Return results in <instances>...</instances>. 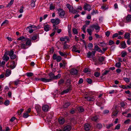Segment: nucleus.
<instances>
[{"instance_id": "obj_64", "label": "nucleus", "mask_w": 131, "mask_h": 131, "mask_svg": "<svg viewBox=\"0 0 131 131\" xmlns=\"http://www.w3.org/2000/svg\"><path fill=\"white\" fill-rule=\"evenodd\" d=\"M114 43V41L112 40H110L109 41L108 44L110 45H111Z\"/></svg>"}, {"instance_id": "obj_20", "label": "nucleus", "mask_w": 131, "mask_h": 131, "mask_svg": "<svg viewBox=\"0 0 131 131\" xmlns=\"http://www.w3.org/2000/svg\"><path fill=\"white\" fill-rule=\"evenodd\" d=\"M91 126L90 125L88 124H86L84 126V128L85 130L88 131L90 130Z\"/></svg>"}, {"instance_id": "obj_16", "label": "nucleus", "mask_w": 131, "mask_h": 131, "mask_svg": "<svg viewBox=\"0 0 131 131\" xmlns=\"http://www.w3.org/2000/svg\"><path fill=\"white\" fill-rule=\"evenodd\" d=\"M49 75L50 77V79H50V81H51L52 80L54 79V74L51 72L49 74Z\"/></svg>"}, {"instance_id": "obj_27", "label": "nucleus", "mask_w": 131, "mask_h": 131, "mask_svg": "<svg viewBox=\"0 0 131 131\" xmlns=\"http://www.w3.org/2000/svg\"><path fill=\"white\" fill-rule=\"evenodd\" d=\"M121 44L122 48L124 49L126 47V45L125 41L122 42Z\"/></svg>"}, {"instance_id": "obj_54", "label": "nucleus", "mask_w": 131, "mask_h": 131, "mask_svg": "<svg viewBox=\"0 0 131 131\" xmlns=\"http://www.w3.org/2000/svg\"><path fill=\"white\" fill-rule=\"evenodd\" d=\"M64 81L63 79H61L58 82V84L59 85L61 84L64 83Z\"/></svg>"}, {"instance_id": "obj_17", "label": "nucleus", "mask_w": 131, "mask_h": 131, "mask_svg": "<svg viewBox=\"0 0 131 131\" xmlns=\"http://www.w3.org/2000/svg\"><path fill=\"white\" fill-rule=\"evenodd\" d=\"M49 107L47 105H45L42 106L43 110L44 112H47L48 110Z\"/></svg>"}, {"instance_id": "obj_38", "label": "nucleus", "mask_w": 131, "mask_h": 131, "mask_svg": "<svg viewBox=\"0 0 131 131\" xmlns=\"http://www.w3.org/2000/svg\"><path fill=\"white\" fill-rule=\"evenodd\" d=\"M59 123L61 124H63L64 122V120L63 118H62L59 119Z\"/></svg>"}, {"instance_id": "obj_44", "label": "nucleus", "mask_w": 131, "mask_h": 131, "mask_svg": "<svg viewBox=\"0 0 131 131\" xmlns=\"http://www.w3.org/2000/svg\"><path fill=\"white\" fill-rule=\"evenodd\" d=\"M37 27L36 26H35L34 25H32L28 27H27V28H32L33 29H35V30L36 29H37Z\"/></svg>"}, {"instance_id": "obj_1", "label": "nucleus", "mask_w": 131, "mask_h": 131, "mask_svg": "<svg viewBox=\"0 0 131 131\" xmlns=\"http://www.w3.org/2000/svg\"><path fill=\"white\" fill-rule=\"evenodd\" d=\"M57 11L59 16L62 18L64 17L65 14V13L63 9L62 8H59L57 9Z\"/></svg>"}, {"instance_id": "obj_42", "label": "nucleus", "mask_w": 131, "mask_h": 131, "mask_svg": "<svg viewBox=\"0 0 131 131\" xmlns=\"http://www.w3.org/2000/svg\"><path fill=\"white\" fill-rule=\"evenodd\" d=\"M126 103H125L124 102L121 103L120 105L122 107L125 108L126 107Z\"/></svg>"}, {"instance_id": "obj_28", "label": "nucleus", "mask_w": 131, "mask_h": 131, "mask_svg": "<svg viewBox=\"0 0 131 131\" xmlns=\"http://www.w3.org/2000/svg\"><path fill=\"white\" fill-rule=\"evenodd\" d=\"M70 105V102L65 103L63 105V107L64 108H67Z\"/></svg>"}, {"instance_id": "obj_24", "label": "nucleus", "mask_w": 131, "mask_h": 131, "mask_svg": "<svg viewBox=\"0 0 131 131\" xmlns=\"http://www.w3.org/2000/svg\"><path fill=\"white\" fill-rule=\"evenodd\" d=\"M98 119V117L97 115L93 116L91 118V119L92 120L95 122H96Z\"/></svg>"}, {"instance_id": "obj_22", "label": "nucleus", "mask_w": 131, "mask_h": 131, "mask_svg": "<svg viewBox=\"0 0 131 131\" xmlns=\"http://www.w3.org/2000/svg\"><path fill=\"white\" fill-rule=\"evenodd\" d=\"M35 109L38 114L39 113L41 110V107L39 105H37L35 107Z\"/></svg>"}, {"instance_id": "obj_51", "label": "nucleus", "mask_w": 131, "mask_h": 131, "mask_svg": "<svg viewBox=\"0 0 131 131\" xmlns=\"http://www.w3.org/2000/svg\"><path fill=\"white\" fill-rule=\"evenodd\" d=\"M29 116V115L27 113H24L23 116V117L24 118H27Z\"/></svg>"}, {"instance_id": "obj_32", "label": "nucleus", "mask_w": 131, "mask_h": 131, "mask_svg": "<svg viewBox=\"0 0 131 131\" xmlns=\"http://www.w3.org/2000/svg\"><path fill=\"white\" fill-rule=\"evenodd\" d=\"M130 34L128 32L126 33L124 37L125 39H129L130 37Z\"/></svg>"}, {"instance_id": "obj_48", "label": "nucleus", "mask_w": 131, "mask_h": 131, "mask_svg": "<svg viewBox=\"0 0 131 131\" xmlns=\"http://www.w3.org/2000/svg\"><path fill=\"white\" fill-rule=\"evenodd\" d=\"M26 75L28 77H31L32 76L33 74L31 72L27 73L26 74Z\"/></svg>"}, {"instance_id": "obj_6", "label": "nucleus", "mask_w": 131, "mask_h": 131, "mask_svg": "<svg viewBox=\"0 0 131 131\" xmlns=\"http://www.w3.org/2000/svg\"><path fill=\"white\" fill-rule=\"evenodd\" d=\"M39 35L37 34H35L33 35L31 38L32 41H35L37 40L36 41L39 40Z\"/></svg>"}, {"instance_id": "obj_5", "label": "nucleus", "mask_w": 131, "mask_h": 131, "mask_svg": "<svg viewBox=\"0 0 131 131\" xmlns=\"http://www.w3.org/2000/svg\"><path fill=\"white\" fill-rule=\"evenodd\" d=\"M44 29L46 31H48L50 30L51 28L50 25L47 24L46 23L44 24L43 26Z\"/></svg>"}, {"instance_id": "obj_47", "label": "nucleus", "mask_w": 131, "mask_h": 131, "mask_svg": "<svg viewBox=\"0 0 131 131\" xmlns=\"http://www.w3.org/2000/svg\"><path fill=\"white\" fill-rule=\"evenodd\" d=\"M102 126L101 123H98L96 125V127L99 129H100L102 127Z\"/></svg>"}, {"instance_id": "obj_3", "label": "nucleus", "mask_w": 131, "mask_h": 131, "mask_svg": "<svg viewBox=\"0 0 131 131\" xmlns=\"http://www.w3.org/2000/svg\"><path fill=\"white\" fill-rule=\"evenodd\" d=\"M90 27L92 28H94L96 30V32H98L100 28V27L98 26L97 24L96 25L94 24L91 25Z\"/></svg>"}, {"instance_id": "obj_10", "label": "nucleus", "mask_w": 131, "mask_h": 131, "mask_svg": "<svg viewBox=\"0 0 131 131\" xmlns=\"http://www.w3.org/2000/svg\"><path fill=\"white\" fill-rule=\"evenodd\" d=\"M7 55V53L5 52L2 58L3 60L6 62H7L9 59V57Z\"/></svg>"}, {"instance_id": "obj_15", "label": "nucleus", "mask_w": 131, "mask_h": 131, "mask_svg": "<svg viewBox=\"0 0 131 131\" xmlns=\"http://www.w3.org/2000/svg\"><path fill=\"white\" fill-rule=\"evenodd\" d=\"M71 129V127L69 125L65 126L63 129V131H69Z\"/></svg>"}, {"instance_id": "obj_36", "label": "nucleus", "mask_w": 131, "mask_h": 131, "mask_svg": "<svg viewBox=\"0 0 131 131\" xmlns=\"http://www.w3.org/2000/svg\"><path fill=\"white\" fill-rule=\"evenodd\" d=\"M77 109L79 112H82L84 111V109L82 107H79Z\"/></svg>"}, {"instance_id": "obj_45", "label": "nucleus", "mask_w": 131, "mask_h": 131, "mask_svg": "<svg viewBox=\"0 0 131 131\" xmlns=\"http://www.w3.org/2000/svg\"><path fill=\"white\" fill-rule=\"evenodd\" d=\"M121 64L120 62H118L116 63L115 66L117 68H119L121 67Z\"/></svg>"}, {"instance_id": "obj_29", "label": "nucleus", "mask_w": 131, "mask_h": 131, "mask_svg": "<svg viewBox=\"0 0 131 131\" xmlns=\"http://www.w3.org/2000/svg\"><path fill=\"white\" fill-rule=\"evenodd\" d=\"M22 82V81L18 79L16 80L14 82V83L15 85H17L18 84H20V82Z\"/></svg>"}, {"instance_id": "obj_33", "label": "nucleus", "mask_w": 131, "mask_h": 131, "mask_svg": "<svg viewBox=\"0 0 131 131\" xmlns=\"http://www.w3.org/2000/svg\"><path fill=\"white\" fill-rule=\"evenodd\" d=\"M105 59V58L104 57H100L99 58V60L100 63H101L104 61Z\"/></svg>"}, {"instance_id": "obj_58", "label": "nucleus", "mask_w": 131, "mask_h": 131, "mask_svg": "<svg viewBox=\"0 0 131 131\" xmlns=\"http://www.w3.org/2000/svg\"><path fill=\"white\" fill-rule=\"evenodd\" d=\"M60 67V68H62L63 67V68H64L65 67V64L63 63V64L61 63H59Z\"/></svg>"}, {"instance_id": "obj_12", "label": "nucleus", "mask_w": 131, "mask_h": 131, "mask_svg": "<svg viewBox=\"0 0 131 131\" xmlns=\"http://www.w3.org/2000/svg\"><path fill=\"white\" fill-rule=\"evenodd\" d=\"M69 12L73 14H77L79 13V11L73 8V7H72L70 10L69 11Z\"/></svg>"}, {"instance_id": "obj_52", "label": "nucleus", "mask_w": 131, "mask_h": 131, "mask_svg": "<svg viewBox=\"0 0 131 131\" xmlns=\"http://www.w3.org/2000/svg\"><path fill=\"white\" fill-rule=\"evenodd\" d=\"M92 53L91 52H89L87 53V57L89 58H91V57L92 55Z\"/></svg>"}, {"instance_id": "obj_56", "label": "nucleus", "mask_w": 131, "mask_h": 131, "mask_svg": "<svg viewBox=\"0 0 131 131\" xmlns=\"http://www.w3.org/2000/svg\"><path fill=\"white\" fill-rule=\"evenodd\" d=\"M86 81L89 84H91L92 83V81L91 79L89 78L87 79Z\"/></svg>"}, {"instance_id": "obj_2", "label": "nucleus", "mask_w": 131, "mask_h": 131, "mask_svg": "<svg viewBox=\"0 0 131 131\" xmlns=\"http://www.w3.org/2000/svg\"><path fill=\"white\" fill-rule=\"evenodd\" d=\"M91 5L86 3H85L84 5L83 8L85 10H87L90 11L91 10Z\"/></svg>"}, {"instance_id": "obj_57", "label": "nucleus", "mask_w": 131, "mask_h": 131, "mask_svg": "<svg viewBox=\"0 0 131 131\" xmlns=\"http://www.w3.org/2000/svg\"><path fill=\"white\" fill-rule=\"evenodd\" d=\"M4 104L6 106L8 105L9 104V101L8 100H7L5 101Z\"/></svg>"}, {"instance_id": "obj_26", "label": "nucleus", "mask_w": 131, "mask_h": 131, "mask_svg": "<svg viewBox=\"0 0 131 131\" xmlns=\"http://www.w3.org/2000/svg\"><path fill=\"white\" fill-rule=\"evenodd\" d=\"M66 42H64V44L63 45V48L64 49H67L69 48L70 46L69 45L66 44Z\"/></svg>"}, {"instance_id": "obj_19", "label": "nucleus", "mask_w": 131, "mask_h": 131, "mask_svg": "<svg viewBox=\"0 0 131 131\" xmlns=\"http://www.w3.org/2000/svg\"><path fill=\"white\" fill-rule=\"evenodd\" d=\"M11 70L9 69H7L6 71L5 75L6 77L9 76L11 74Z\"/></svg>"}, {"instance_id": "obj_11", "label": "nucleus", "mask_w": 131, "mask_h": 131, "mask_svg": "<svg viewBox=\"0 0 131 131\" xmlns=\"http://www.w3.org/2000/svg\"><path fill=\"white\" fill-rule=\"evenodd\" d=\"M16 65H15V62L13 61H12L10 62V65L9 66H8V68L13 69L15 68Z\"/></svg>"}, {"instance_id": "obj_37", "label": "nucleus", "mask_w": 131, "mask_h": 131, "mask_svg": "<svg viewBox=\"0 0 131 131\" xmlns=\"http://www.w3.org/2000/svg\"><path fill=\"white\" fill-rule=\"evenodd\" d=\"M17 40H21L22 41H24L25 40V38L24 36H21L18 38L17 39Z\"/></svg>"}, {"instance_id": "obj_39", "label": "nucleus", "mask_w": 131, "mask_h": 131, "mask_svg": "<svg viewBox=\"0 0 131 131\" xmlns=\"http://www.w3.org/2000/svg\"><path fill=\"white\" fill-rule=\"evenodd\" d=\"M31 44V40L28 39L27 40V41L26 42V46H29Z\"/></svg>"}, {"instance_id": "obj_53", "label": "nucleus", "mask_w": 131, "mask_h": 131, "mask_svg": "<svg viewBox=\"0 0 131 131\" xmlns=\"http://www.w3.org/2000/svg\"><path fill=\"white\" fill-rule=\"evenodd\" d=\"M66 6L67 8L69 9V11L72 8V7H73L72 6H71L70 4H67Z\"/></svg>"}, {"instance_id": "obj_59", "label": "nucleus", "mask_w": 131, "mask_h": 131, "mask_svg": "<svg viewBox=\"0 0 131 131\" xmlns=\"http://www.w3.org/2000/svg\"><path fill=\"white\" fill-rule=\"evenodd\" d=\"M123 79L127 83L129 82L130 81V79L127 78H124Z\"/></svg>"}, {"instance_id": "obj_13", "label": "nucleus", "mask_w": 131, "mask_h": 131, "mask_svg": "<svg viewBox=\"0 0 131 131\" xmlns=\"http://www.w3.org/2000/svg\"><path fill=\"white\" fill-rule=\"evenodd\" d=\"M77 46L74 45L72 47V51H73L74 52H75L80 53V50H77Z\"/></svg>"}, {"instance_id": "obj_35", "label": "nucleus", "mask_w": 131, "mask_h": 131, "mask_svg": "<svg viewBox=\"0 0 131 131\" xmlns=\"http://www.w3.org/2000/svg\"><path fill=\"white\" fill-rule=\"evenodd\" d=\"M56 24H53V31H55V32L56 31V30L58 29V26H56Z\"/></svg>"}, {"instance_id": "obj_46", "label": "nucleus", "mask_w": 131, "mask_h": 131, "mask_svg": "<svg viewBox=\"0 0 131 131\" xmlns=\"http://www.w3.org/2000/svg\"><path fill=\"white\" fill-rule=\"evenodd\" d=\"M8 22V21L7 20H6L2 24L1 26H2L4 25L5 24H7Z\"/></svg>"}, {"instance_id": "obj_21", "label": "nucleus", "mask_w": 131, "mask_h": 131, "mask_svg": "<svg viewBox=\"0 0 131 131\" xmlns=\"http://www.w3.org/2000/svg\"><path fill=\"white\" fill-rule=\"evenodd\" d=\"M59 54L62 57H64V58H67V54L65 53V52L64 53L61 52L60 51H59Z\"/></svg>"}, {"instance_id": "obj_43", "label": "nucleus", "mask_w": 131, "mask_h": 131, "mask_svg": "<svg viewBox=\"0 0 131 131\" xmlns=\"http://www.w3.org/2000/svg\"><path fill=\"white\" fill-rule=\"evenodd\" d=\"M17 57L16 55V54H14L12 55L11 56H10V59L12 60H13L15 59Z\"/></svg>"}, {"instance_id": "obj_8", "label": "nucleus", "mask_w": 131, "mask_h": 131, "mask_svg": "<svg viewBox=\"0 0 131 131\" xmlns=\"http://www.w3.org/2000/svg\"><path fill=\"white\" fill-rule=\"evenodd\" d=\"M70 73L72 74L77 75L78 74V70L74 68H72L70 70Z\"/></svg>"}, {"instance_id": "obj_7", "label": "nucleus", "mask_w": 131, "mask_h": 131, "mask_svg": "<svg viewBox=\"0 0 131 131\" xmlns=\"http://www.w3.org/2000/svg\"><path fill=\"white\" fill-rule=\"evenodd\" d=\"M85 98L86 99L87 101H93L95 100L94 96H93L85 97Z\"/></svg>"}, {"instance_id": "obj_31", "label": "nucleus", "mask_w": 131, "mask_h": 131, "mask_svg": "<svg viewBox=\"0 0 131 131\" xmlns=\"http://www.w3.org/2000/svg\"><path fill=\"white\" fill-rule=\"evenodd\" d=\"M108 8V6L106 7V5L105 4L103 5L102 6L101 8V9L103 10H105L106 9H107Z\"/></svg>"}, {"instance_id": "obj_63", "label": "nucleus", "mask_w": 131, "mask_h": 131, "mask_svg": "<svg viewBox=\"0 0 131 131\" xmlns=\"http://www.w3.org/2000/svg\"><path fill=\"white\" fill-rule=\"evenodd\" d=\"M23 110H24L23 109H21L20 110H19L18 111V115H20L22 113V112H23Z\"/></svg>"}, {"instance_id": "obj_55", "label": "nucleus", "mask_w": 131, "mask_h": 131, "mask_svg": "<svg viewBox=\"0 0 131 131\" xmlns=\"http://www.w3.org/2000/svg\"><path fill=\"white\" fill-rule=\"evenodd\" d=\"M61 76V75L60 74H59L56 76H54V79H57L59 78Z\"/></svg>"}, {"instance_id": "obj_25", "label": "nucleus", "mask_w": 131, "mask_h": 131, "mask_svg": "<svg viewBox=\"0 0 131 131\" xmlns=\"http://www.w3.org/2000/svg\"><path fill=\"white\" fill-rule=\"evenodd\" d=\"M5 52L7 53V55H8L10 57L14 53V51L12 50H11L10 51H7Z\"/></svg>"}, {"instance_id": "obj_40", "label": "nucleus", "mask_w": 131, "mask_h": 131, "mask_svg": "<svg viewBox=\"0 0 131 131\" xmlns=\"http://www.w3.org/2000/svg\"><path fill=\"white\" fill-rule=\"evenodd\" d=\"M62 60V58L60 56H57V59H56V61L57 62H60Z\"/></svg>"}, {"instance_id": "obj_14", "label": "nucleus", "mask_w": 131, "mask_h": 131, "mask_svg": "<svg viewBox=\"0 0 131 131\" xmlns=\"http://www.w3.org/2000/svg\"><path fill=\"white\" fill-rule=\"evenodd\" d=\"M68 33L69 36L71 37L72 36L71 30V26L70 25H68Z\"/></svg>"}, {"instance_id": "obj_4", "label": "nucleus", "mask_w": 131, "mask_h": 131, "mask_svg": "<svg viewBox=\"0 0 131 131\" xmlns=\"http://www.w3.org/2000/svg\"><path fill=\"white\" fill-rule=\"evenodd\" d=\"M60 20L58 18L56 19H52L51 20V22L53 24H56L57 25L58 24L60 23Z\"/></svg>"}, {"instance_id": "obj_30", "label": "nucleus", "mask_w": 131, "mask_h": 131, "mask_svg": "<svg viewBox=\"0 0 131 131\" xmlns=\"http://www.w3.org/2000/svg\"><path fill=\"white\" fill-rule=\"evenodd\" d=\"M41 81L44 82H49L50 81V79H47L45 78H41Z\"/></svg>"}, {"instance_id": "obj_49", "label": "nucleus", "mask_w": 131, "mask_h": 131, "mask_svg": "<svg viewBox=\"0 0 131 131\" xmlns=\"http://www.w3.org/2000/svg\"><path fill=\"white\" fill-rule=\"evenodd\" d=\"M98 12L97 11V10L96 11H95V10L94 9L93 10L92 12L91 13V14L92 15H94L95 14H96V13H98Z\"/></svg>"}, {"instance_id": "obj_62", "label": "nucleus", "mask_w": 131, "mask_h": 131, "mask_svg": "<svg viewBox=\"0 0 131 131\" xmlns=\"http://www.w3.org/2000/svg\"><path fill=\"white\" fill-rule=\"evenodd\" d=\"M99 49L100 48L99 46L97 45H96L94 47V50L96 51H98Z\"/></svg>"}, {"instance_id": "obj_60", "label": "nucleus", "mask_w": 131, "mask_h": 131, "mask_svg": "<svg viewBox=\"0 0 131 131\" xmlns=\"http://www.w3.org/2000/svg\"><path fill=\"white\" fill-rule=\"evenodd\" d=\"M94 75L96 77H98L100 76V73L98 72H95L94 73Z\"/></svg>"}, {"instance_id": "obj_50", "label": "nucleus", "mask_w": 131, "mask_h": 131, "mask_svg": "<svg viewBox=\"0 0 131 131\" xmlns=\"http://www.w3.org/2000/svg\"><path fill=\"white\" fill-rule=\"evenodd\" d=\"M113 126V124L111 123L109 124L106 125V127L107 129H109L111 127Z\"/></svg>"}, {"instance_id": "obj_18", "label": "nucleus", "mask_w": 131, "mask_h": 131, "mask_svg": "<svg viewBox=\"0 0 131 131\" xmlns=\"http://www.w3.org/2000/svg\"><path fill=\"white\" fill-rule=\"evenodd\" d=\"M126 22H130L131 21V15L128 14L126 17Z\"/></svg>"}, {"instance_id": "obj_9", "label": "nucleus", "mask_w": 131, "mask_h": 131, "mask_svg": "<svg viewBox=\"0 0 131 131\" xmlns=\"http://www.w3.org/2000/svg\"><path fill=\"white\" fill-rule=\"evenodd\" d=\"M72 90L71 87L70 86L67 89L63 91L61 93V94L63 95L64 94H66L68 93L69 91H71Z\"/></svg>"}, {"instance_id": "obj_61", "label": "nucleus", "mask_w": 131, "mask_h": 131, "mask_svg": "<svg viewBox=\"0 0 131 131\" xmlns=\"http://www.w3.org/2000/svg\"><path fill=\"white\" fill-rule=\"evenodd\" d=\"M87 31L90 35L91 36L92 35V30L91 29H87Z\"/></svg>"}, {"instance_id": "obj_23", "label": "nucleus", "mask_w": 131, "mask_h": 131, "mask_svg": "<svg viewBox=\"0 0 131 131\" xmlns=\"http://www.w3.org/2000/svg\"><path fill=\"white\" fill-rule=\"evenodd\" d=\"M118 113V111L116 110L113 111L112 113V118H114V116H116L117 115Z\"/></svg>"}, {"instance_id": "obj_34", "label": "nucleus", "mask_w": 131, "mask_h": 131, "mask_svg": "<svg viewBox=\"0 0 131 131\" xmlns=\"http://www.w3.org/2000/svg\"><path fill=\"white\" fill-rule=\"evenodd\" d=\"M36 1V0H32L31 1V6L34 7L35 6V2Z\"/></svg>"}, {"instance_id": "obj_41", "label": "nucleus", "mask_w": 131, "mask_h": 131, "mask_svg": "<svg viewBox=\"0 0 131 131\" xmlns=\"http://www.w3.org/2000/svg\"><path fill=\"white\" fill-rule=\"evenodd\" d=\"M73 33L74 34L77 35L78 33V30L75 28H74L73 29Z\"/></svg>"}]
</instances>
